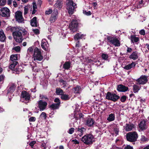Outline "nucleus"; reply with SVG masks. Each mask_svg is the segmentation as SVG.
Returning <instances> with one entry per match:
<instances>
[{
  "label": "nucleus",
  "mask_w": 149,
  "mask_h": 149,
  "mask_svg": "<svg viewBox=\"0 0 149 149\" xmlns=\"http://www.w3.org/2000/svg\"><path fill=\"white\" fill-rule=\"evenodd\" d=\"M76 8V4L74 3L72 0L66 1V8L70 15H72L73 14L74 9Z\"/></svg>",
  "instance_id": "2"
},
{
  "label": "nucleus",
  "mask_w": 149,
  "mask_h": 149,
  "mask_svg": "<svg viewBox=\"0 0 149 149\" xmlns=\"http://www.w3.org/2000/svg\"><path fill=\"white\" fill-rule=\"evenodd\" d=\"M41 49L37 47L35 48L33 55V60L36 62L38 61H40L43 59V56L42 55Z\"/></svg>",
  "instance_id": "3"
},
{
  "label": "nucleus",
  "mask_w": 149,
  "mask_h": 149,
  "mask_svg": "<svg viewBox=\"0 0 149 149\" xmlns=\"http://www.w3.org/2000/svg\"><path fill=\"white\" fill-rule=\"evenodd\" d=\"M139 89V87L136 85L133 86V90L134 93H136L138 92Z\"/></svg>",
  "instance_id": "37"
},
{
  "label": "nucleus",
  "mask_w": 149,
  "mask_h": 149,
  "mask_svg": "<svg viewBox=\"0 0 149 149\" xmlns=\"http://www.w3.org/2000/svg\"><path fill=\"white\" fill-rule=\"evenodd\" d=\"M52 12V10L51 9H49L48 10L46 11L45 14L46 15H49Z\"/></svg>",
  "instance_id": "46"
},
{
  "label": "nucleus",
  "mask_w": 149,
  "mask_h": 149,
  "mask_svg": "<svg viewBox=\"0 0 149 149\" xmlns=\"http://www.w3.org/2000/svg\"><path fill=\"white\" fill-rule=\"evenodd\" d=\"M38 103V107L39 108L40 111H43L46 109L47 105V103L46 102L43 101L42 100H40Z\"/></svg>",
  "instance_id": "11"
},
{
  "label": "nucleus",
  "mask_w": 149,
  "mask_h": 149,
  "mask_svg": "<svg viewBox=\"0 0 149 149\" xmlns=\"http://www.w3.org/2000/svg\"><path fill=\"white\" fill-rule=\"evenodd\" d=\"M136 64L134 62H132L130 64L126 65L124 67V68L127 70H130L132 68H133L135 67Z\"/></svg>",
  "instance_id": "24"
},
{
  "label": "nucleus",
  "mask_w": 149,
  "mask_h": 149,
  "mask_svg": "<svg viewBox=\"0 0 149 149\" xmlns=\"http://www.w3.org/2000/svg\"><path fill=\"white\" fill-rule=\"evenodd\" d=\"M4 79V76L2 75H0V82L2 81Z\"/></svg>",
  "instance_id": "58"
},
{
  "label": "nucleus",
  "mask_w": 149,
  "mask_h": 149,
  "mask_svg": "<svg viewBox=\"0 0 149 149\" xmlns=\"http://www.w3.org/2000/svg\"><path fill=\"white\" fill-rule=\"evenodd\" d=\"M56 93L57 95L61 96L64 93V92L62 89L60 88H58L56 89Z\"/></svg>",
  "instance_id": "33"
},
{
  "label": "nucleus",
  "mask_w": 149,
  "mask_h": 149,
  "mask_svg": "<svg viewBox=\"0 0 149 149\" xmlns=\"http://www.w3.org/2000/svg\"><path fill=\"white\" fill-rule=\"evenodd\" d=\"M106 98L108 100L115 102L117 101L119 98L120 97L115 93L108 92L107 94Z\"/></svg>",
  "instance_id": "6"
},
{
  "label": "nucleus",
  "mask_w": 149,
  "mask_h": 149,
  "mask_svg": "<svg viewBox=\"0 0 149 149\" xmlns=\"http://www.w3.org/2000/svg\"><path fill=\"white\" fill-rule=\"evenodd\" d=\"M94 138L91 134H87L83 136L81 139V141L86 145H90L93 143L94 141Z\"/></svg>",
  "instance_id": "4"
},
{
  "label": "nucleus",
  "mask_w": 149,
  "mask_h": 149,
  "mask_svg": "<svg viewBox=\"0 0 149 149\" xmlns=\"http://www.w3.org/2000/svg\"><path fill=\"white\" fill-rule=\"evenodd\" d=\"M62 2L60 0H58L54 4V6L58 8H60L62 7Z\"/></svg>",
  "instance_id": "29"
},
{
  "label": "nucleus",
  "mask_w": 149,
  "mask_h": 149,
  "mask_svg": "<svg viewBox=\"0 0 149 149\" xmlns=\"http://www.w3.org/2000/svg\"><path fill=\"white\" fill-rule=\"evenodd\" d=\"M36 120V118L35 117H31L29 118V120L31 122H34Z\"/></svg>",
  "instance_id": "48"
},
{
  "label": "nucleus",
  "mask_w": 149,
  "mask_h": 149,
  "mask_svg": "<svg viewBox=\"0 0 149 149\" xmlns=\"http://www.w3.org/2000/svg\"><path fill=\"white\" fill-rule=\"evenodd\" d=\"M138 58V54L136 52H133L129 56V58L134 60L137 59Z\"/></svg>",
  "instance_id": "21"
},
{
  "label": "nucleus",
  "mask_w": 149,
  "mask_h": 149,
  "mask_svg": "<svg viewBox=\"0 0 149 149\" xmlns=\"http://www.w3.org/2000/svg\"><path fill=\"white\" fill-rule=\"evenodd\" d=\"M95 123L94 120L92 118L87 119L85 121V125L87 126L91 127Z\"/></svg>",
  "instance_id": "15"
},
{
  "label": "nucleus",
  "mask_w": 149,
  "mask_h": 149,
  "mask_svg": "<svg viewBox=\"0 0 149 149\" xmlns=\"http://www.w3.org/2000/svg\"><path fill=\"white\" fill-rule=\"evenodd\" d=\"M113 129L114 132L116 135H118L119 132V129L116 126L113 127Z\"/></svg>",
  "instance_id": "36"
},
{
  "label": "nucleus",
  "mask_w": 149,
  "mask_h": 149,
  "mask_svg": "<svg viewBox=\"0 0 149 149\" xmlns=\"http://www.w3.org/2000/svg\"><path fill=\"white\" fill-rule=\"evenodd\" d=\"M61 97L62 100H67L70 99V97L68 95L65 94L64 93L61 96Z\"/></svg>",
  "instance_id": "31"
},
{
  "label": "nucleus",
  "mask_w": 149,
  "mask_h": 149,
  "mask_svg": "<svg viewBox=\"0 0 149 149\" xmlns=\"http://www.w3.org/2000/svg\"><path fill=\"white\" fill-rule=\"evenodd\" d=\"M130 39L131 42L137 44V43L139 41V39L138 37H136L135 35H131L130 37Z\"/></svg>",
  "instance_id": "20"
},
{
  "label": "nucleus",
  "mask_w": 149,
  "mask_h": 149,
  "mask_svg": "<svg viewBox=\"0 0 149 149\" xmlns=\"http://www.w3.org/2000/svg\"><path fill=\"white\" fill-rule=\"evenodd\" d=\"M117 90L120 92H125L128 90V88L125 86L120 84L118 86Z\"/></svg>",
  "instance_id": "18"
},
{
  "label": "nucleus",
  "mask_w": 149,
  "mask_h": 149,
  "mask_svg": "<svg viewBox=\"0 0 149 149\" xmlns=\"http://www.w3.org/2000/svg\"><path fill=\"white\" fill-rule=\"evenodd\" d=\"M14 49L17 52H18L20 50V47L19 46H16L14 48Z\"/></svg>",
  "instance_id": "49"
},
{
  "label": "nucleus",
  "mask_w": 149,
  "mask_h": 149,
  "mask_svg": "<svg viewBox=\"0 0 149 149\" xmlns=\"http://www.w3.org/2000/svg\"><path fill=\"white\" fill-rule=\"evenodd\" d=\"M12 0H8L7 2L8 4L10 5L11 4Z\"/></svg>",
  "instance_id": "63"
},
{
  "label": "nucleus",
  "mask_w": 149,
  "mask_h": 149,
  "mask_svg": "<svg viewBox=\"0 0 149 149\" xmlns=\"http://www.w3.org/2000/svg\"><path fill=\"white\" fill-rule=\"evenodd\" d=\"M16 86L14 84H12L10 86L8 91V93H12L14 92Z\"/></svg>",
  "instance_id": "30"
},
{
  "label": "nucleus",
  "mask_w": 149,
  "mask_h": 149,
  "mask_svg": "<svg viewBox=\"0 0 149 149\" xmlns=\"http://www.w3.org/2000/svg\"><path fill=\"white\" fill-rule=\"evenodd\" d=\"M29 8V7L28 6H25L24 7V15H26L27 13Z\"/></svg>",
  "instance_id": "40"
},
{
  "label": "nucleus",
  "mask_w": 149,
  "mask_h": 149,
  "mask_svg": "<svg viewBox=\"0 0 149 149\" xmlns=\"http://www.w3.org/2000/svg\"><path fill=\"white\" fill-rule=\"evenodd\" d=\"M36 142L35 141H33L29 143V145L31 146L32 148H33V146L36 143Z\"/></svg>",
  "instance_id": "52"
},
{
  "label": "nucleus",
  "mask_w": 149,
  "mask_h": 149,
  "mask_svg": "<svg viewBox=\"0 0 149 149\" xmlns=\"http://www.w3.org/2000/svg\"><path fill=\"white\" fill-rule=\"evenodd\" d=\"M21 98L26 101H29L30 98L31 96L29 94L25 91H22L21 94Z\"/></svg>",
  "instance_id": "14"
},
{
  "label": "nucleus",
  "mask_w": 149,
  "mask_h": 149,
  "mask_svg": "<svg viewBox=\"0 0 149 149\" xmlns=\"http://www.w3.org/2000/svg\"><path fill=\"white\" fill-rule=\"evenodd\" d=\"M115 116L114 114L111 113L109 115L107 118V120L110 121H113L115 119Z\"/></svg>",
  "instance_id": "32"
},
{
  "label": "nucleus",
  "mask_w": 149,
  "mask_h": 149,
  "mask_svg": "<svg viewBox=\"0 0 149 149\" xmlns=\"http://www.w3.org/2000/svg\"><path fill=\"white\" fill-rule=\"evenodd\" d=\"M84 36L85 35L84 34H82L80 33H77L74 36V38L75 40H77L83 38Z\"/></svg>",
  "instance_id": "26"
},
{
  "label": "nucleus",
  "mask_w": 149,
  "mask_h": 149,
  "mask_svg": "<svg viewBox=\"0 0 149 149\" xmlns=\"http://www.w3.org/2000/svg\"><path fill=\"white\" fill-rule=\"evenodd\" d=\"M59 107V103L53 104L49 106L50 108L54 110L58 109Z\"/></svg>",
  "instance_id": "28"
},
{
  "label": "nucleus",
  "mask_w": 149,
  "mask_h": 149,
  "mask_svg": "<svg viewBox=\"0 0 149 149\" xmlns=\"http://www.w3.org/2000/svg\"><path fill=\"white\" fill-rule=\"evenodd\" d=\"M86 130V129L84 127H82L80 128H78L77 129V130L76 132L79 136H81L83 135L84 132Z\"/></svg>",
  "instance_id": "19"
},
{
  "label": "nucleus",
  "mask_w": 149,
  "mask_h": 149,
  "mask_svg": "<svg viewBox=\"0 0 149 149\" xmlns=\"http://www.w3.org/2000/svg\"><path fill=\"white\" fill-rule=\"evenodd\" d=\"M86 61L88 63H91L92 61V60L91 59H88L86 60Z\"/></svg>",
  "instance_id": "64"
},
{
  "label": "nucleus",
  "mask_w": 149,
  "mask_h": 149,
  "mask_svg": "<svg viewBox=\"0 0 149 149\" xmlns=\"http://www.w3.org/2000/svg\"><path fill=\"white\" fill-rule=\"evenodd\" d=\"M8 28L13 32L14 38L17 42L20 43L22 41V31L20 27L10 26Z\"/></svg>",
  "instance_id": "1"
},
{
  "label": "nucleus",
  "mask_w": 149,
  "mask_h": 149,
  "mask_svg": "<svg viewBox=\"0 0 149 149\" xmlns=\"http://www.w3.org/2000/svg\"><path fill=\"white\" fill-rule=\"evenodd\" d=\"M102 57L103 59L106 60L108 58V56L107 54H103L102 55Z\"/></svg>",
  "instance_id": "45"
},
{
  "label": "nucleus",
  "mask_w": 149,
  "mask_h": 149,
  "mask_svg": "<svg viewBox=\"0 0 149 149\" xmlns=\"http://www.w3.org/2000/svg\"><path fill=\"white\" fill-rule=\"evenodd\" d=\"M41 46L42 48L44 50H47L49 45L46 39H43L42 40Z\"/></svg>",
  "instance_id": "16"
},
{
  "label": "nucleus",
  "mask_w": 149,
  "mask_h": 149,
  "mask_svg": "<svg viewBox=\"0 0 149 149\" xmlns=\"http://www.w3.org/2000/svg\"><path fill=\"white\" fill-rule=\"evenodd\" d=\"M74 129L73 128H71L70 129H69L68 133L70 134H72L74 131Z\"/></svg>",
  "instance_id": "47"
},
{
  "label": "nucleus",
  "mask_w": 149,
  "mask_h": 149,
  "mask_svg": "<svg viewBox=\"0 0 149 149\" xmlns=\"http://www.w3.org/2000/svg\"><path fill=\"white\" fill-rule=\"evenodd\" d=\"M33 50V47H29L28 49V52H29L32 53Z\"/></svg>",
  "instance_id": "50"
},
{
  "label": "nucleus",
  "mask_w": 149,
  "mask_h": 149,
  "mask_svg": "<svg viewBox=\"0 0 149 149\" xmlns=\"http://www.w3.org/2000/svg\"><path fill=\"white\" fill-rule=\"evenodd\" d=\"M132 49L131 48L128 47L127 50V52H132Z\"/></svg>",
  "instance_id": "60"
},
{
  "label": "nucleus",
  "mask_w": 149,
  "mask_h": 149,
  "mask_svg": "<svg viewBox=\"0 0 149 149\" xmlns=\"http://www.w3.org/2000/svg\"><path fill=\"white\" fill-rule=\"evenodd\" d=\"M33 32L36 34H38L39 33V31L38 29H33Z\"/></svg>",
  "instance_id": "56"
},
{
  "label": "nucleus",
  "mask_w": 149,
  "mask_h": 149,
  "mask_svg": "<svg viewBox=\"0 0 149 149\" xmlns=\"http://www.w3.org/2000/svg\"><path fill=\"white\" fill-rule=\"evenodd\" d=\"M124 149H133V147L130 145H127L125 146Z\"/></svg>",
  "instance_id": "53"
},
{
  "label": "nucleus",
  "mask_w": 149,
  "mask_h": 149,
  "mask_svg": "<svg viewBox=\"0 0 149 149\" xmlns=\"http://www.w3.org/2000/svg\"><path fill=\"white\" fill-rule=\"evenodd\" d=\"M139 127L142 130H145L147 128L145 121H141L139 124Z\"/></svg>",
  "instance_id": "22"
},
{
  "label": "nucleus",
  "mask_w": 149,
  "mask_h": 149,
  "mask_svg": "<svg viewBox=\"0 0 149 149\" xmlns=\"http://www.w3.org/2000/svg\"><path fill=\"white\" fill-rule=\"evenodd\" d=\"M31 24L32 26H37V17H35L31 20Z\"/></svg>",
  "instance_id": "25"
},
{
  "label": "nucleus",
  "mask_w": 149,
  "mask_h": 149,
  "mask_svg": "<svg viewBox=\"0 0 149 149\" xmlns=\"http://www.w3.org/2000/svg\"><path fill=\"white\" fill-rule=\"evenodd\" d=\"M13 4L15 7H16L17 6V4L16 2L13 1Z\"/></svg>",
  "instance_id": "62"
},
{
  "label": "nucleus",
  "mask_w": 149,
  "mask_h": 149,
  "mask_svg": "<svg viewBox=\"0 0 149 149\" xmlns=\"http://www.w3.org/2000/svg\"><path fill=\"white\" fill-rule=\"evenodd\" d=\"M18 62H10L11 64L9 67L11 69H14L15 66L17 64Z\"/></svg>",
  "instance_id": "35"
},
{
  "label": "nucleus",
  "mask_w": 149,
  "mask_h": 149,
  "mask_svg": "<svg viewBox=\"0 0 149 149\" xmlns=\"http://www.w3.org/2000/svg\"><path fill=\"white\" fill-rule=\"evenodd\" d=\"M124 128L126 131L128 132L132 130L134 128V125L132 123H127L124 126Z\"/></svg>",
  "instance_id": "17"
},
{
  "label": "nucleus",
  "mask_w": 149,
  "mask_h": 149,
  "mask_svg": "<svg viewBox=\"0 0 149 149\" xmlns=\"http://www.w3.org/2000/svg\"><path fill=\"white\" fill-rule=\"evenodd\" d=\"M107 39L110 43L113 44L115 46H120V42L117 38L109 36L107 37Z\"/></svg>",
  "instance_id": "7"
},
{
  "label": "nucleus",
  "mask_w": 149,
  "mask_h": 149,
  "mask_svg": "<svg viewBox=\"0 0 149 149\" xmlns=\"http://www.w3.org/2000/svg\"><path fill=\"white\" fill-rule=\"evenodd\" d=\"M58 11L57 9H55L54 10L51 16L49 18V21L51 23L54 22L58 17Z\"/></svg>",
  "instance_id": "10"
},
{
  "label": "nucleus",
  "mask_w": 149,
  "mask_h": 149,
  "mask_svg": "<svg viewBox=\"0 0 149 149\" xmlns=\"http://www.w3.org/2000/svg\"><path fill=\"white\" fill-rule=\"evenodd\" d=\"M6 0H0V6L4 5L6 2Z\"/></svg>",
  "instance_id": "42"
},
{
  "label": "nucleus",
  "mask_w": 149,
  "mask_h": 149,
  "mask_svg": "<svg viewBox=\"0 0 149 149\" xmlns=\"http://www.w3.org/2000/svg\"><path fill=\"white\" fill-rule=\"evenodd\" d=\"M80 89V87L79 86H77L74 88V92L75 93H79V91Z\"/></svg>",
  "instance_id": "39"
},
{
  "label": "nucleus",
  "mask_w": 149,
  "mask_h": 149,
  "mask_svg": "<svg viewBox=\"0 0 149 149\" xmlns=\"http://www.w3.org/2000/svg\"><path fill=\"white\" fill-rule=\"evenodd\" d=\"M136 81L137 82V84H146L148 81V77L146 75H142Z\"/></svg>",
  "instance_id": "9"
},
{
  "label": "nucleus",
  "mask_w": 149,
  "mask_h": 149,
  "mask_svg": "<svg viewBox=\"0 0 149 149\" xmlns=\"http://www.w3.org/2000/svg\"><path fill=\"white\" fill-rule=\"evenodd\" d=\"M138 134L136 132H130L126 134L127 140L131 142L136 141L138 138Z\"/></svg>",
  "instance_id": "5"
},
{
  "label": "nucleus",
  "mask_w": 149,
  "mask_h": 149,
  "mask_svg": "<svg viewBox=\"0 0 149 149\" xmlns=\"http://www.w3.org/2000/svg\"><path fill=\"white\" fill-rule=\"evenodd\" d=\"M83 13L84 14L87 16L91 15V13L90 11L87 12L86 10H83Z\"/></svg>",
  "instance_id": "43"
},
{
  "label": "nucleus",
  "mask_w": 149,
  "mask_h": 149,
  "mask_svg": "<svg viewBox=\"0 0 149 149\" xmlns=\"http://www.w3.org/2000/svg\"><path fill=\"white\" fill-rule=\"evenodd\" d=\"M15 17L16 20L19 22H22L24 20L22 12L18 11L15 13Z\"/></svg>",
  "instance_id": "13"
},
{
  "label": "nucleus",
  "mask_w": 149,
  "mask_h": 149,
  "mask_svg": "<svg viewBox=\"0 0 149 149\" xmlns=\"http://www.w3.org/2000/svg\"><path fill=\"white\" fill-rule=\"evenodd\" d=\"M139 33L142 35H145V31L144 29L141 30L139 31Z\"/></svg>",
  "instance_id": "54"
},
{
  "label": "nucleus",
  "mask_w": 149,
  "mask_h": 149,
  "mask_svg": "<svg viewBox=\"0 0 149 149\" xmlns=\"http://www.w3.org/2000/svg\"><path fill=\"white\" fill-rule=\"evenodd\" d=\"M146 138L144 136H142L141 139L142 141H146Z\"/></svg>",
  "instance_id": "59"
},
{
  "label": "nucleus",
  "mask_w": 149,
  "mask_h": 149,
  "mask_svg": "<svg viewBox=\"0 0 149 149\" xmlns=\"http://www.w3.org/2000/svg\"><path fill=\"white\" fill-rule=\"evenodd\" d=\"M18 56L17 54L12 55L10 57L11 62H17L16 61L18 60Z\"/></svg>",
  "instance_id": "27"
},
{
  "label": "nucleus",
  "mask_w": 149,
  "mask_h": 149,
  "mask_svg": "<svg viewBox=\"0 0 149 149\" xmlns=\"http://www.w3.org/2000/svg\"><path fill=\"white\" fill-rule=\"evenodd\" d=\"M37 8V6L36 3L33 2V9H36Z\"/></svg>",
  "instance_id": "57"
},
{
  "label": "nucleus",
  "mask_w": 149,
  "mask_h": 149,
  "mask_svg": "<svg viewBox=\"0 0 149 149\" xmlns=\"http://www.w3.org/2000/svg\"><path fill=\"white\" fill-rule=\"evenodd\" d=\"M40 98L43 100H48L47 97L43 95H40Z\"/></svg>",
  "instance_id": "41"
},
{
  "label": "nucleus",
  "mask_w": 149,
  "mask_h": 149,
  "mask_svg": "<svg viewBox=\"0 0 149 149\" xmlns=\"http://www.w3.org/2000/svg\"><path fill=\"white\" fill-rule=\"evenodd\" d=\"M1 16L3 17H8L10 16L9 10L7 8L4 7L1 9Z\"/></svg>",
  "instance_id": "12"
},
{
  "label": "nucleus",
  "mask_w": 149,
  "mask_h": 149,
  "mask_svg": "<svg viewBox=\"0 0 149 149\" xmlns=\"http://www.w3.org/2000/svg\"><path fill=\"white\" fill-rule=\"evenodd\" d=\"M6 37L3 31L0 30V41L3 42L6 39Z\"/></svg>",
  "instance_id": "23"
},
{
  "label": "nucleus",
  "mask_w": 149,
  "mask_h": 149,
  "mask_svg": "<svg viewBox=\"0 0 149 149\" xmlns=\"http://www.w3.org/2000/svg\"><path fill=\"white\" fill-rule=\"evenodd\" d=\"M54 102H57V103H59V105H60L61 102L59 98H56L54 100Z\"/></svg>",
  "instance_id": "51"
},
{
  "label": "nucleus",
  "mask_w": 149,
  "mask_h": 149,
  "mask_svg": "<svg viewBox=\"0 0 149 149\" xmlns=\"http://www.w3.org/2000/svg\"><path fill=\"white\" fill-rule=\"evenodd\" d=\"M40 117L42 118H43L45 120L47 118V116L45 112H42L40 115Z\"/></svg>",
  "instance_id": "38"
},
{
  "label": "nucleus",
  "mask_w": 149,
  "mask_h": 149,
  "mask_svg": "<svg viewBox=\"0 0 149 149\" xmlns=\"http://www.w3.org/2000/svg\"><path fill=\"white\" fill-rule=\"evenodd\" d=\"M78 23L76 20H73L69 25V28L72 32H74L77 30Z\"/></svg>",
  "instance_id": "8"
},
{
  "label": "nucleus",
  "mask_w": 149,
  "mask_h": 149,
  "mask_svg": "<svg viewBox=\"0 0 149 149\" xmlns=\"http://www.w3.org/2000/svg\"><path fill=\"white\" fill-rule=\"evenodd\" d=\"M74 142V143L75 144H78L79 143V142L76 139H73L72 141Z\"/></svg>",
  "instance_id": "55"
},
{
  "label": "nucleus",
  "mask_w": 149,
  "mask_h": 149,
  "mask_svg": "<svg viewBox=\"0 0 149 149\" xmlns=\"http://www.w3.org/2000/svg\"><path fill=\"white\" fill-rule=\"evenodd\" d=\"M37 68V67H34L33 68V70H34V69H35V70H34V71H36V72H38L39 70H40V69H39L38 68Z\"/></svg>",
  "instance_id": "61"
},
{
  "label": "nucleus",
  "mask_w": 149,
  "mask_h": 149,
  "mask_svg": "<svg viewBox=\"0 0 149 149\" xmlns=\"http://www.w3.org/2000/svg\"><path fill=\"white\" fill-rule=\"evenodd\" d=\"M70 66V63L69 62H65L63 65V67L66 70L69 69Z\"/></svg>",
  "instance_id": "34"
},
{
  "label": "nucleus",
  "mask_w": 149,
  "mask_h": 149,
  "mask_svg": "<svg viewBox=\"0 0 149 149\" xmlns=\"http://www.w3.org/2000/svg\"><path fill=\"white\" fill-rule=\"evenodd\" d=\"M127 99V97L125 95L123 96L120 98V100L122 102H124Z\"/></svg>",
  "instance_id": "44"
}]
</instances>
